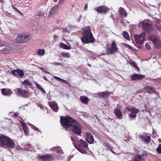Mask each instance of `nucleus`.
I'll return each mask as SVG.
<instances>
[{"mask_svg":"<svg viewBox=\"0 0 161 161\" xmlns=\"http://www.w3.org/2000/svg\"><path fill=\"white\" fill-rule=\"evenodd\" d=\"M118 51L116 44L114 42H113L110 48L107 50V53L108 54H111L113 53H115Z\"/></svg>","mask_w":161,"mask_h":161,"instance_id":"8","label":"nucleus"},{"mask_svg":"<svg viewBox=\"0 0 161 161\" xmlns=\"http://www.w3.org/2000/svg\"><path fill=\"white\" fill-rule=\"evenodd\" d=\"M159 141H161V140L159 139Z\"/></svg>","mask_w":161,"mask_h":161,"instance_id":"61","label":"nucleus"},{"mask_svg":"<svg viewBox=\"0 0 161 161\" xmlns=\"http://www.w3.org/2000/svg\"><path fill=\"white\" fill-rule=\"evenodd\" d=\"M39 69H40L42 70L43 72H46V73L47 72V71L45 69L41 67H39Z\"/></svg>","mask_w":161,"mask_h":161,"instance_id":"50","label":"nucleus"},{"mask_svg":"<svg viewBox=\"0 0 161 161\" xmlns=\"http://www.w3.org/2000/svg\"><path fill=\"white\" fill-rule=\"evenodd\" d=\"M159 141H161V140L159 139Z\"/></svg>","mask_w":161,"mask_h":161,"instance_id":"63","label":"nucleus"},{"mask_svg":"<svg viewBox=\"0 0 161 161\" xmlns=\"http://www.w3.org/2000/svg\"><path fill=\"white\" fill-rule=\"evenodd\" d=\"M86 140L87 142L90 144L92 143L94 141V139L92 135L89 132H87L86 134Z\"/></svg>","mask_w":161,"mask_h":161,"instance_id":"17","label":"nucleus"},{"mask_svg":"<svg viewBox=\"0 0 161 161\" xmlns=\"http://www.w3.org/2000/svg\"><path fill=\"white\" fill-rule=\"evenodd\" d=\"M108 8L106 6H100L98 7L96 11L100 13L106 14Z\"/></svg>","mask_w":161,"mask_h":161,"instance_id":"13","label":"nucleus"},{"mask_svg":"<svg viewBox=\"0 0 161 161\" xmlns=\"http://www.w3.org/2000/svg\"><path fill=\"white\" fill-rule=\"evenodd\" d=\"M123 45L125 47H126L127 48H128L130 50H131L132 49V47L130 45L125 44V43H123Z\"/></svg>","mask_w":161,"mask_h":161,"instance_id":"40","label":"nucleus"},{"mask_svg":"<svg viewBox=\"0 0 161 161\" xmlns=\"http://www.w3.org/2000/svg\"><path fill=\"white\" fill-rule=\"evenodd\" d=\"M60 121L62 126L65 128L70 127L72 131L77 135H80L81 133V128L79 123L69 116L61 117Z\"/></svg>","mask_w":161,"mask_h":161,"instance_id":"1","label":"nucleus"},{"mask_svg":"<svg viewBox=\"0 0 161 161\" xmlns=\"http://www.w3.org/2000/svg\"><path fill=\"white\" fill-rule=\"evenodd\" d=\"M148 38L153 43L158 39L156 36L153 35H150L148 37Z\"/></svg>","mask_w":161,"mask_h":161,"instance_id":"25","label":"nucleus"},{"mask_svg":"<svg viewBox=\"0 0 161 161\" xmlns=\"http://www.w3.org/2000/svg\"><path fill=\"white\" fill-rule=\"evenodd\" d=\"M112 93V92H99L98 93V95L100 97L105 98L109 96Z\"/></svg>","mask_w":161,"mask_h":161,"instance_id":"20","label":"nucleus"},{"mask_svg":"<svg viewBox=\"0 0 161 161\" xmlns=\"http://www.w3.org/2000/svg\"><path fill=\"white\" fill-rule=\"evenodd\" d=\"M28 125H30L32 127V128L33 129L35 130H36L39 131L38 129V128H36L34 125H32V124H29Z\"/></svg>","mask_w":161,"mask_h":161,"instance_id":"42","label":"nucleus"},{"mask_svg":"<svg viewBox=\"0 0 161 161\" xmlns=\"http://www.w3.org/2000/svg\"><path fill=\"white\" fill-rule=\"evenodd\" d=\"M75 148L78 150L80 152L82 153H85L86 151L82 147H81V145L80 144H74Z\"/></svg>","mask_w":161,"mask_h":161,"instance_id":"19","label":"nucleus"},{"mask_svg":"<svg viewBox=\"0 0 161 161\" xmlns=\"http://www.w3.org/2000/svg\"><path fill=\"white\" fill-rule=\"evenodd\" d=\"M63 81V82H65V81ZM65 82H66V81H65Z\"/></svg>","mask_w":161,"mask_h":161,"instance_id":"60","label":"nucleus"},{"mask_svg":"<svg viewBox=\"0 0 161 161\" xmlns=\"http://www.w3.org/2000/svg\"><path fill=\"white\" fill-rule=\"evenodd\" d=\"M0 146L4 148H13L15 146V143L8 137L2 135L0 136Z\"/></svg>","mask_w":161,"mask_h":161,"instance_id":"3","label":"nucleus"},{"mask_svg":"<svg viewBox=\"0 0 161 161\" xmlns=\"http://www.w3.org/2000/svg\"><path fill=\"white\" fill-rule=\"evenodd\" d=\"M35 84L36 85L38 89L41 90L42 91V92L44 93H45V91L43 88H42L41 86L40 85L36 83H35Z\"/></svg>","mask_w":161,"mask_h":161,"instance_id":"34","label":"nucleus"},{"mask_svg":"<svg viewBox=\"0 0 161 161\" xmlns=\"http://www.w3.org/2000/svg\"><path fill=\"white\" fill-rule=\"evenodd\" d=\"M58 37V36L56 35H54L53 36V38L55 41H56Z\"/></svg>","mask_w":161,"mask_h":161,"instance_id":"51","label":"nucleus"},{"mask_svg":"<svg viewBox=\"0 0 161 161\" xmlns=\"http://www.w3.org/2000/svg\"><path fill=\"white\" fill-rule=\"evenodd\" d=\"M88 8V5L86 3L85 5V7H84V9L85 10H86Z\"/></svg>","mask_w":161,"mask_h":161,"instance_id":"52","label":"nucleus"},{"mask_svg":"<svg viewBox=\"0 0 161 161\" xmlns=\"http://www.w3.org/2000/svg\"><path fill=\"white\" fill-rule=\"evenodd\" d=\"M129 64L133 67L136 68V69L138 70H139V68L137 66L136 64L135 63L133 62H129Z\"/></svg>","mask_w":161,"mask_h":161,"instance_id":"33","label":"nucleus"},{"mask_svg":"<svg viewBox=\"0 0 161 161\" xmlns=\"http://www.w3.org/2000/svg\"><path fill=\"white\" fill-rule=\"evenodd\" d=\"M126 108L128 111L130 112L129 115L132 118H136V114L139 112V110L135 107L127 106Z\"/></svg>","mask_w":161,"mask_h":161,"instance_id":"7","label":"nucleus"},{"mask_svg":"<svg viewBox=\"0 0 161 161\" xmlns=\"http://www.w3.org/2000/svg\"><path fill=\"white\" fill-rule=\"evenodd\" d=\"M49 82L50 83L52 84V83L51 82Z\"/></svg>","mask_w":161,"mask_h":161,"instance_id":"64","label":"nucleus"},{"mask_svg":"<svg viewBox=\"0 0 161 161\" xmlns=\"http://www.w3.org/2000/svg\"><path fill=\"white\" fill-rule=\"evenodd\" d=\"M64 3V0H59L57 5H58V6H61Z\"/></svg>","mask_w":161,"mask_h":161,"instance_id":"43","label":"nucleus"},{"mask_svg":"<svg viewBox=\"0 0 161 161\" xmlns=\"http://www.w3.org/2000/svg\"><path fill=\"white\" fill-rule=\"evenodd\" d=\"M123 35L125 38L127 40L130 39V37L128 34L126 32L124 31L123 32Z\"/></svg>","mask_w":161,"mask_h":161,"instance_id":"37","label":"nucleus"},{"mask_svg":"<svg viewBox=\"0 0 161 161\" xmlns=\"http://www.w3.org/2000/svg\"><path fill=\"white\" fill-rule=\"evenodd\" d=\"M18 11L19 13L21 14V12L20 11H19V10H18Z\"/></svg>","mask_w":161,"mask_h":161,"instance_id":"56","label":"nucleus"},{"mask_svg":"<svg viewBox=\"0 0 161 161\" xmlns=\"http://www.w3.org/2000/svg\"><path fill=\"white\" fill-rule=\"evenodd\" d=\"M59 46L60 47L65 49H69L71 48V47L70 45L68 46L62 42L60 43Z\"/></svg>","mask_w":161,"mask_h":161,"instance_id":"23","label":"nucleus"},{"mask_svg":"<svg viewBox=\"0 0 161 161\" xmlns=\"http://www.w3.org/2000/svg\"><path fill=\"white\" fill-rule=\"evenodd\" d=\"M118 14L122 18H125L127 17V14L125 10L121 7H120L119 9Z\"/></svg>","mask_w":161,"mask_h":161,"instance_id":"12","label":"nucleus"},{"mask_svg":"<svg viewBox=\"0 0 161 161\" xmlns=\"http://www.w3.org/2000/svg\"><path fill=\"white\" fill-rule=\"evenodd\" d=\"M110 150L111 151V152L113 153H114V154H115V152H114L113 151V150H112V149H111V150Z\"/></svg>","mask_w":161,"mask_h":161,"instance_id":"55","label":"nucleus"},{"mask_svg":"<svg viewBox=\"0 0 161 161\" xmlns=\"http://www.w3.org/2000/svg\"><path fill=\"white\" fill-rule=\"evenodd\" d=\"M154 44L157 48H160L161 47V42L159 39L155 42Z\"/></svg>","mask_w":161,"mask_h":161,"instance_id":"30","label":"nucleus"},{"mask_svg":"<svg viewBox=\"0 0 161 161\" xmlns=\"http://www.w3.org/2000/svg\"><path fill=\"white\" fill-rule=\"evenodd\" d=\"M54 78H55V79L56 80H62V81L65 80H64L63 79H61L60 78L57 77H56V76H54Z\"/></svg>","mask_w":161,"mask_h":161,"instance_id":"49","label":"nucleus"},{"mask_svg":"<svg viewBox=\"0 0 161 161\" xmlns=\"http://www.w3.org/2000/svg\"><path fill=\"white\" fill-rule=\"evenodd\" d=\"M143 155H137L134 158V161H142Z\"/></svg>","mask_w":161,"mask_h":161,"instance_id":"31","label":"nucleus"},{"mask_svg":"<svg viewBox=\"0 0 161 161\" xmlns=\"http://www.w3.org/2000/svg\"><path fill=\"white\" fill-rule=\"evenodd\" d=\"M22 84L24 86H31L32 84V82L30 81H23L22 82Z\"/></svg>","mask_w":161,"mask_h":161,"instance_id":"32","label":"nucleus"},{"mask_svg":"<svg viewBox=\"0 0 161 161\" xmlns=\"http://www.w3.org/2000/svg\"><path fill=\"white\" fill-rule=\"evenodd\" d=\"M69 27L63 29L62 32L64 33L68 32H69Z\"/></svg>","mask_w":161,"mask_h":161,"instance_id":"45","label":"nucleus"},{"mask_svg":"<svg viewBox=\"0 0 161 161\" xmlns=\"http://www.w3.org/2000/svg\"><path fill=\"white\" fill-rule=\"evenodd\" d=\"M43 79L44 80H47V78L45 76H43Z\"/></svg>","mask_w":161,"mask_h":161,"instance_id":"54","label":"nucleus"},{"mask_svg":"<svg viewBox=\"0 0 161 161\" xmlns=\"http://www.w3.org/2000/svg\"><path fill=\"white\" fill-rule=\"evenodd\" d=\"M39 158L42 161H49L53 159V157L50 155H44L40 156Z\"/></svg>","mask_w":161,"mask_h":161,"instance_id":"15","label":"nucleus"},{"mask_svg":"<svg viewBox=\"0 0 161 161\" xmlns=\"http://www.w3.org/2000/svg\"><path fill=\"white\" fill-rule=\"evenodd\" d=\"M61 148L59 147H53L51 149V150H55L58 154H61L63 152L61 150Z\"/></svg>","mask_w":161,"mask_h":161,"instance_id":"26","label":"nucleus"},{"mask_svg":"<svg viewBox=\"0 0 161 161\" xmlns=\"http://www.w3.org/2000/svg\"><path fill=\"white\" fill-rule=\"evenodd\" d=\"M18 114L17 113H14V116L15 117H16L18 116Z\"/></svg>","mask_w":161,"mask_h":161,"instance_id":"53","label":"nucleus"},{"mask_svg":"<svg viewBox=\"0 0 161 161\" xmlns=\"http://www.w3.org/2000/svg\"><path fill=\"white\" fill-rule=\"evenodd\" d=\"M44 15V14L42 12H38L37 14H36L35 16L38 19L40 18L41 16Z\"/></svg>","mask_w":161,"mask_h":161,"instance_id":"35","label":"nucleus"},{"mask_svg":"<svg viewBox=\"0 0 161 161\" xmlns=\"http://www.w3.org/2000/svg\"><path fill=\"white\" fill-rule=\"evenodd\" d=\"M77 144H80L81 145V147L87 148V144L86 142L84 141L82 139H80V142H79Z\"/></svg>","mask_w":161,"mask_h":161,"instance_id":"24","label":"nucleus"},{"mask_svg":"<svg viewBox=\"0 0 161 161\" xmlns=\"http://www.w3.org/2000/svg\"><path fill=\"white\" fill-rule=\"evenodd\" d=\"M25 80L26 81V80Z\"/></svg>","mask_w":161,"mask_h":161,"instance_id":"59","label":"nucleus"},{"mask_svg":"<svg viewBox=\"0 0 161 161\" xmlns=\"http://www.w3.org/2000/svg\"><path fill=\"white\" fill-rule=\"evenodd\" d=\"M138 26L139 27H142L143 29L148 33L151 32L153 30L151 24L147 20H143L140 22L138 24Z\"/></svg>","mask_w":161,"mask_h":161,"instance_id":"4","label":"nucleus"},{"mask_svg":"<svg viewBox=\"0 0 161 161\" xmlns=\"http://www.w3.org/2000/svg\"><path fill=\"white\" fill-rule=\"evenodd\" d=\"M29 39V36L25 34L19 35L16 39V41L18 43H25Z\"/></svg>","mask_w":161,"mask_h":161,"instance_id":"5","label":"nucleus"},{"mask_svg":"<svg viewBox=\"0 0 161 161\" xmlns=\"http://www.w3.org/2000/svg\"><path fill=\"white\" fill-rule=\"evenodd\" d=\"M45 50L43 49H39L37 51V54L40 56H43L45 54Z\"/></svg>","mask_w":161,"mask_h":161,"instance_id":"27","label":"nucleus"},{"mask_svg":"<svg viewBox=\"0 0 161 161\" xmlns=\"http://www.w3.org/2000/svg\"><path fill=\"white\" fill-rule=\"evenodd\" d=\"M146 136H144L143 135H139V138L140 139H141L142 141H145V137Z\"/></svg>","mask_w":161,"mask_h":161,"instance_id":"41","label":"nucleus"},{"mask_svg":"<svg viewBox=\"0 0 161 161\" xmlns=\"http://www.w3.org/2000/svg\"><path fill=\"white\" fill-rule=\"evenodd\" d=\"M58 5H56L53 7L49 14V17H52L53 15L56 14L58 11Z\"/></svg>","mask_w":161,"mask_h":161,"instance_id":"14","label":"nucleus"},{"mask_svg":"<svg viewBox=\"0 0 161 161\" xmlns=\"http://www.w3.org/2000/svg\"><path fill=\"white\" fill-rule=\"evenodd\" d=\"M2 92L3 95L5 96L9 95L12 94V92L10 90L7 89H3Z\"/></svg>","mask_w":161,"mask_h":161,"instance_id":"22","label":"nucleus"},{"mask_svg":"<svg viewBox=\"0 0 161 161\" xmlns=\"http://www.w3.org/2000/svg\"><path fill=\"white\" fill-rule=\"evenodd\" d=\"M21 124L23 130L25 134L26 135H28L29 134V132L26 123L24 122H21Z\"/></svg>","mask_w":161,"mask_h":161,"instance_id":"18","label":"nucleus"},{"mask_svg":"<svg viewBox=\"0 0 161 161\" xmlns=\"http://www.w3.org/2000/svg\"><path fill=\"white\" fill-rule=\"evenodd\" d=\"M61 55L63 57H64L68 58L70 57V54L69 53H61Z\"/></svg>","mask_w":161,"mask_h":161,"instance_id":"36","label":"nucleus"},{"mask_svg":"<svg viewBox=\"0 0 161 161\" xmlns=\"http://www.w3.org/2000/svg\"><path fill=\"white\" fill-rule=\"evenodd\" d=\"M11 73L17 78H22L25 75L24 71L19 69L12 70Z\"/></svg>","mask_w":161,"mask_h":161,"instance_id":"9","label":"nucleus"},{"mask_svg":"<svg viewBox=\"0 0 161 161\" xmlns=\"http://www.w3.org/2000/svg\"><path fill=\"white\" fill-rule=\"evenodd\" d=\"M17 92L19 96L27 97L29 95V92L26 90L20 88L16 89Z\"/></svg>","mask_w":161,"mask_h":161,"instance_id":"10","label":"nucleus"},{"mask_svg":"<svg viewBox=\"0 0 161 161\" xmlns=\"http://www.w3.org/2000/svg\"><path fill=\"white\" fill-rule=\"evenodd\" d=\"M146 35V32H143L139 35H135L134 38L136 42L139 44H142L145 39Z\"/></svg>","mask_w":161,"mask_h":161,"instance_id":"6","label":"nucleus"},{"mask_svg":"<svg viewBox=\"0 0 161 161\" xmlns=\"http://www.w3.org/2000/svg\"><path fill=\"white\" fill-rule=\"evenodd\" d=\"M10 49V48L9 47H6L5 48H3L2 51H3V53H5L8 52Z\"/></svg>","mask_w":161,"mask_h":161,"instance_id":"39","label":"nucleus"},{"mask_svg":"<svg viewBox=\"0 0 161 161\" xmlns=\"http://www.w3.org/2000/svg\"><path fill=\"white\" fill-rule=\"evenodd\" d=\"M145 89L147 91V92L149 93H155V92L154 88L149 86L146 87Z\"/></svg>","mask_w":161,"mask_h":161,"instance_id":"21","label":"nucleus"},{"mask_svg":"<svg viewBox=\"0 0 161 161\" xmlns=\"http://www.w3.org/2000/svg\"><path fill=\"white\" fill-rule=\"evenodd\" d=\"M145 76L144 75H141L137 74H134L131 75L130 77L132 80H141Z\"/></svg>","mask_w":161,"mask_h":161,"instance_id":"11","label":"nucleus"},{"mask_svg":"<svg viewBox=\"0 0 161 161\" xmlns=\"http://www.w3.org/2000/svg\"><path fill=\"white\" fill-rule=\"evenodd\" d=\"M83 31V36L81 38L82 42L85 43H93L94 42V38L90 28L89 26H86L82 29Z\"/></svg>","mask_w":161,"mask_h":161,"instance_id":"2","label":"nucleus"},{"mask_svg":"<svg viewBox=\"0 0 161 161\" xmlns=\"http://www.w3.org/2000/svg\"><path fill=\"white\" fill-rule=\"evenodd\" d=\"M48 104L51 108L55 112L58 110V107L57 104L55 102H49Z\"/></svg>","mask_w":161,"mask_h":161,"instance_id":"16","label":"nucleus"},{"mask_svg":"<svg viewBox=\"0 0 161 161\" xmlns=\"http://www.w3.org/2000/svg\"><path fill=\"white\" fill-rule=\"evenodd\" d=\"M58 65H60V64L59 63L58 64Z\"/></svg>","mask_w":161,"mask_h":161,"instance_id":"58","label":"nucleus"},{"mask_svg":"<svg viewBox=\"0 0 161 161\" xmlns=\"http://www.w3.org/2000/svg\"><path fill=\"white\" fill-rule=\"evenodd\" d=\"M159 141H161V140L159 139Z\"/></svg>","mask_w":161,"mask_h":161,"instance_id":"62","label":"nucleus"},{"mask_svg":"<svg viewBox=\"0 0 161 161\" xmlns=\"http://www.w3.org/2000/svg\"><path fill=\"white\" fill-rule=\"evenodd\" d=\"M89 66H91V65H90V64H88Z\"/></svg>","mask_w":161,"mask_h":161,"instance_id":"57","label":"nucleus"},{"mask_svg":"<svg viewBox=\"0 0 161 161\" xmlns=\"http://www.w3.org/2000/svg\"><path fill=\"white\" fill-rule=\"evenodd\" d=\"M80 99L82 103L86 104L88 103V98L87 97L81 96L80 97Z\"/></svg>","mask_w":161,"mask_h":161,"instance_id":"29","label":"nucleus"},{"mask_svg":"<svg viewBox=\"0 0 161 161\" xmlns=\"http://www.w3.org/2000/svg\"><path fill=\"white\" fill-rule=\"evenodd\" d=\"M106 146L110 150H111V149H112V148L111 147V146L108 143L106 144Z\"/></svg>","mask_w":161,"mask_h":161,"instance_id":"47","label":"nucleus"},{"mask_svg":"<svg viewBox=\"0 0 161 161\" xmlns=\"http://www.w3.org/2000/svg\"><path fill=\"white\" fill-rule=\"evenodd\" d=\"M150 137L149 136H146L144 141L146 143H148L150 142Z\"/></svg>","mask_w":161,"mask_h":161,"instance_id":"38","label":"nucleus"},{"mask_svg":"<svg viewBox=\"0 0 161 161\" xmlns=\"http://www.w3.org/2000/svg\"><path fill=\"white\" fill-rule=\"evenodd\" d=\"M157 28L158 30L161 31V25L159 24H158L156 25Z\"/></svg>","mask_w":161,"mask_h":161,"instance_id":"48","label":"nucleus"},{"mask_svg":"<svg viewBox=\"0 0 161 161\" xmlns=\"http://www.w3.org/2000/svg\"><path fill=\"white\" fill-rule=\"evenodd\" d=\"M157 151L158 153H161V144H159L158 148H157Z\"/></svg>","mask_w":161,"mask_h":161,"instance_id":"44","label":"nucleus"},{"mask_svg":"<svg viewBox=\"0 0 161 161\" xmlns=\"http://www.w3.org/2000/svg\"><path fill=\"white\" fill-rule=\"evenodd\" d=\"M114 111L115 114L118 118H120L122 116V114L119 109H115Z\"/></svg>","mask_w":161,"mask_h":161,"instance_id":"28","label":"nucleus"},{"mask_svg":"<svg viewBox=\"0 0 161 161\" xmlns=\"http://www.w3.org/2000/svg\"><path fill=\"white\" fill-rule=\"evenodd\" d=\"M145 47H146V48L148 50H150L151 49V47L147 43H146L145 45Z\"/></svg>","mask_w":161,"mask_h":161,"instance_id":"46","label":"nucleus"}]
</instances>
